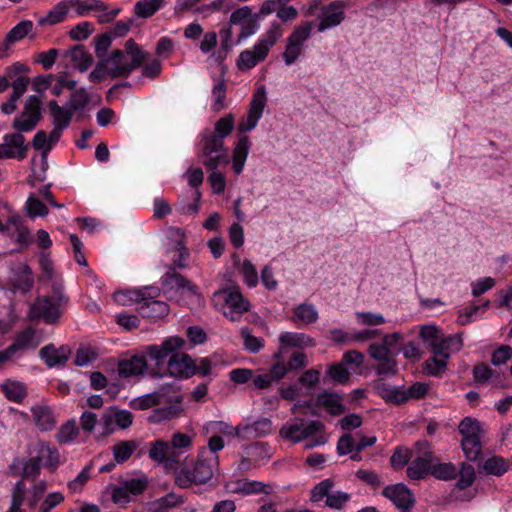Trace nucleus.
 <instances>
[{"label": "nucleus", "mask_w": 512, "mask_h": 512, "mask_svg": "<svg viewBox=\"0 0 512 512\" xmlns=\"http://www.w3.org/2000/svg\"><path fill=\"white\" fill-rule=\"evenodd\" d=\"M163 396L164 394L162 393V390L146 394L135 400V407H137L140 410L149 409L155 405L160 404L162 402Z\"/></svg>", "instance_id": "nucleus-50"}, {"label": "nucleus", "mask_w": 512, "mask_h": 512, "mask_svg": "<svg viewBox=\"0 0 512 512\" xmlns=\"http://www.w3.org/2000/svg\"><path fill=\"white\" fill-rule=\"evenodd\" d=\"M458 431L463 438L484 437L485 431L481 423L474 418L465 417L458 426Z\"/></svg>", "instance_id": "nucleus-38"}, {"label": "nucleus", "mask_w": 512, "mask_h": 512, "mask_svg": "<svg viewBox=\"0 0 512 512\" xmlns=\"http://www.w3.org/2000/svg\"><path fill=\"white\" fill-rule=\"evenodd\" d=\"M184 453V451L171 447L168 441L162 439L151 442L148 450L149 458L163 465L165 472L174 474L175 477H177L178 472L184 464V461L181 459Z\"/></svg>", "instance_id": "nucleus-8"}, {"label": "nucleus", "mask_w": 512, "mask_h": 512, "mask_svg": "<svg viewBox=\"0 0 512 512\" xmlns=\"http://www.w3.org/2000/svg\"><path fill=\"white\" fill-rule=\"evenodd\" d=\"M28 498V490L24 483V480L21 479L15 483L13 489L11 491V506L7 512H24L21 509L22 505Z\"/></svg>", "instance_id": "nucleus-36"}, {"label": "nucleus", "mask_w": 512, "mask_h": 512, "mask_svg": "<svg viewBox=\"0 0 512 512\" xmlns=\"http://www.w3.org/2000/svg\"><path fill=\"white\" fill-rule=\"evenodd\" d=\"M161 284L164 287L177 291H187L190 295H198V287L190 280L175 271V267H168L161 277Z\"/></svg>", "instance_id": "nucleus-18"}, {"label": "nucleus", "mask_w": 512, "mask_h": 512, "mask_svg": "<svg viewBox=\"0 0 512 512\" xmlns=\"http://www.w3.org/2000/svg\"><path fill=\"white\" fill-rule=\"evenodd\" d=\"M351 496L349 493L343 491L331 490L328 498L325 501L326 506L332 509H342L344 505L350 500Z\"/></svg>", "instance_id": "nucleus-55"}, {"label": "nucleus", "mask_w": 512, "mask_h": 512, "mask_svg": "<svg viewBox=\"0 0 512 512\" xmlns=\"http://www.w3.org/2000/svg\"><path fill=\"white\" fill-rule=\"evenodd\" d=\"M382 494L404 512H408L415 502L410 489L402 483L385 487Z\"/></svg>", "instance_id": "nucleus-17"}, {"label": "nucleus", "mask_w": 512, "mask_h": 512, "mask_svg": "<svg viewBox=\"0 0 512 512\" xmlns=\"http://www.w3.org/2000/svg\"><path fill=\"white\" fill-rule=\"evenodd\" d=\"M226 153L224 149V140L221 136L209 133L203 136L201 141V156L209 157L212 154Z\"/></svg>", "instance_id": "nucleus-33"}, {"label": "nucleus", "mask_w": 512, "mask_h": 512, "mask_svg": "<svg viewBox=\"0 0 512 512\" xmlns=\"http://www.w3.org/2000/svg\"><path fill=\"white\" fill-rule=\"evenodd\" d=\"M55 79L57 80V84L51 88V92L56 97L62 94L64 88L74 90L77 86V81L68 79V75L65 72L55 76Z\"/></svg>", "instance_id": "nucleus-57"}, {"label": "nucleus", "mask_w": 512, "mask_h": 512, "mask_svg": "<svg viewBox=\"0 0 512 512\" xmlns=\"http://www.w3.org/2000/svg\"><path fill=\"white\" fill-rule=\"evenodd\" d=\"M243 430L249 437L260 438L271 432L272 422L268 418H261L253 424L245 426Z\"/></svg>", "instance_id": "nucleus-41"}, {"label": "nucleus", "mask_w": 512, "mask_h": 512, "mask_svg": "<svg viewBox=\"0 0 512 512\" xmlns=\"http://www.w3.org/2000/svg\"><path fill=\"white\" fill-rule=\"evenodd\" d=\"M324 430L325 426L320 421L295 417L283 424L279 434L294 444L311 438L312 440L305 444V448L310 449L327 442Z\"/></svg>", "instance_id": "nucleus-4"}, {"label": "nucleus", "mask_w": 512, "mask_h": 512, "mask_svg": "<svg viewBox=\"0 0 512 512\" xmlns=\"http://www.w3.org/2000/svg\"><path fill=\"white\" fill-rule=\"evenodd\" d=\"M312 32V22H305L297 26L287 39V45L283 53L286 65H292L301 55L305 41Z\"/></svg>", "instance_id": "nucleus-11"}, {"label": "nucleus", "mask_w": 512, "mask_h": 512, "mask_svg": "<svg viewBox=\"0 0 512 512\" xmlns=\"http://www.w3.org/2000/svg\"><path fill=\"white\" fill-rule=\"evenodd\" d=\"M89 102V96L84 88H80L75 90L70 98L68 103V107L71 109L73 113L76 111L83 109Z\"/></svg>", "instance_id": "nucleus-54"}, {"label": "nucleus", "mask_w": 512, "mask_h": 512, "mask_svg": "<svg viewBox=\"0 0 512 512\" xmlns=\"http://www.w3.org/2000/svg\"><path fill=\"white\" fill-rule=\"evenodd\" d=\"M184 498L180 495H177L175 493H168L167 495L159 498L156 501L157 504V510L165 511L170 508L177 507L184 503Z\"/></svg>", "instance_id": "nucleus-62"}, {"label": "nucleus", "mask_w": 512, "mask_h": 512, "mask_svg": "<svg viewBox=\"0 0 512 512\" xmlns=\"http://www.w3.org/2000/svg\"><path fill=\"white\" fill-rule=\"evenodd\" d=\"M60 465V453L50 443L36 440L27 445V457H16L9 465V470L15 476L35 481L44 467L55 472Z\"/></svg>", "instance_id": "nucleus-1"}, {"label": "nucleus", "mask_w": 512, "mask_h": 512, "mask_svg": "<svg viewBox=\"0 0 512 512\" xmlns=\"http://www.w3.org/2000/svg\"><path fill=\"white\" fill-rule=\"evenodd\" d=\"M33 421L41 431H50L55 427L56 421L51 408L36 405L31 408Z\"/></svg>", "instance_id": "nucleus-23"}, {"label": "nucleus", "mask_w": 512, "mask_h": 512, "mask_svg": "<svg viewBox=\"0 0 512 512\" xmlns=\"http://www.w3.org/2000/svg\"><path fill=\"white\" fill-rule=\"evenodd\" d=\"M48 488L45 480L36 481L28 492L27 504L30 508H35L43 498Z\"/></svg>", "instance_id": "nucleus-45"}, {"label": "nucleus", "mask_w": 512, "mask_h": 512, "mask_svg": "<svg viewBox=\"0 0 512 512\" xmlns=\"http://www.w3.org/2000/svg\"><path fill=\"white\" fill-rule=\"evenodd\" d=\"M249 148L250 141L248 136L241 137L233 150L232 167L236 174L242 173L249 153Z\"/></svg>", "instance_id": "nucleus-27"}, {"label": "nucleus", "mask_w": 512, "mask_h": 512, "mask_svg": "<svg viewBox=\"0 0 512 512\" xmlns=\"http://www.w3.org/2000/svg\"><path fill=\"white\" fill-rule=\"evenodd\" d=\"M432 457H420L414 459L407 468V476L411 480H419L431 473Z\"/></svg>", "instance_id": "nucleus-31"}, {"label": "nucleus", "mask_w": 512, "mask_h": 512, "mask_svg": "<svg viewBox=\"0 0 512 512\" xmlns=\"http://www.w3.org/2000/svg\"><path fill=\"white\" fill-rule=\"evenodd\" d=\"M216 303L223 302L229 311L224 315L231 320H238L240 315L249 310L250 303L244 298L238 286H229L216 291L213 295Z\"/></svg>", "instance_id": "nucleus-9"}, {"label": "nucleus", "mask_w": 512, "mask_h": 512, "mask_svg": "<svg viewBox=\"0 0 512 512\" xmlns=\"http://www.w3.org/2000/svg\"><path fill=\"white\" fill-rule=\"evenodd\" d=\"M410 458L411 452L408 448L397 447L390 458V463L395 470H399L409 462Z\"/></svg>", "instance_id": "nucleus-56"}, {"label": "nucleus", "mask_w": 512, "mask_h": 512, "mask_svg": "<svg viewBox=\"0 0 512 512\" xmlns=\"http://www.w3.org/2000/svg\"><path fill=\"white\" fill-rule=\"evenodd\" d=\"M138 448L136 440H122L111 447L113 459L117 464H123L129 460Z\"/></svg>", "instance_id": "nucleus-28"}, {"label": "nucleus", "mask_w": 512, "mask_h": 512, "mask_svg": "<svg viewBox=\"0 0 512 512\" xmlns=\"http://www.w3.org/2000/svg\"><path fill=\"white\" fill-rule=\"evenodd\" d=\"M281 347H313L315 342L304 333L284 332L279 336Z\"/></svg>", "instance_id": "nucleus-30"}, {"label": "nucleus", "mask_w": 512, "mask_h": 512, "mask_svg": "<svg viewBox=\"0 0 512 512\" xmlns=\"http://www.w3.org/2000/svg\"><path fill=\"white\" fill-rule=\"evenodd\" d=\"M238 490L243 494H268L271 487L259 481L241 480L238 482Z\"/></svg>", "instance_id": "nucleus-44"}, {"label": "nucleus", "mask_w": 512, "mask_h": 512, "mask_svg": "<svg viewBox=\"0 0 512 512\" xmlns=\"http://www.w3.org/2000/svg\"><path fill=\"white\" fill-rule=\"evenodd\" d=\"M184 344V339L179 336L168 337L160 345L152 344L145 346L143 355L145 357L148 356L150 360L154 361L156 366H160L164 364L170 354L181 349Z\"/></svg>", "instance_id": "nucleus-13"}, {"label": "nucleus", "mask_w": 512, "mask_h": 512, "mask_svg": "<svg viewBox=\"0 0 512 512\" xmlns=\"http://www.w3.org/2000/svg\"><path fill=\"white\" fill-rule=\"evenodd\" d=\"M47 106L53 119V126L67 128L74 115L71 109L68 106L67 108L59 106L55 100L49 101Z\"/></svg>", "instance_id": "nucleus-26"}, {"label": "nucleus", "mask_w": 512, "mask_h": 512, "mask_svg": "<svg viewBox=\"0 0 512 512\" xmlns=\"http://www.w3.org/2000/svg\"><path fill=\"white\" fill-rule=\"evenodd\" d=\"M169 374L179 378H190L195 375V361L186 353L173 352L168 365Z\"/></svg>", "instance_id": "nucleus-16"}, {"label": "nucleus", "mask_w": 512, "mask_h": 512, "mask_svg": "<svg viewBox=\"0 0 512 512\" xmlns=\"http://www.w3.org/2000/svg\"><path fill=\"white\" fill-rule=\"evenodd\" d=\"M292 321L298 326L315 323L318 319V311L313 304L302 303L293 309Z\"/></svg>", "instance_id": "nucleus-25"}, {"label": "nucleus", "mask_w": 512, "mask_h": 512, "mask_svg": "<svg viewBox=\"0 0 512 512\" xmlns=\"http://www.w3.org/2000/svg\"><path fill=\"white\" fill-rule=\"evenodd\" d=\"M67 303L68 297L63 292V285L54 283L51 295L38 297L31 305L29 317L31 320H43L46 324H56Z\"/></svg>", "instance_id": "nucleus-5"}, {"label": "nucleus", "mask_w": 512, "mask_h": 512, "mask_svg": "<svg viewBox=\"0 0 512 512\" xmlns=\"http://www.w3.org/2000/svg\"><path fill=\"white\" fill-rule=\"evenodd\" d=\"M431 474L440 480H451L457 475V468L452 463H435V459L432 457L431 463Z\"/></svg>", "instance_id": "nucleus-40"}, {"label": "nucleus", "mask_w": 512, "mask_h": 512, "mask_svg": "<svg viewBox=\"0 0 512 512\" xmlns=\"http://www.w3.org/2000/svg\"><path fill=\"white\" fill-rule=\"evenodd\" d=\"M117 426L114 416V406L107 408L99 418V429L96 434L97 439L106 438L115 432Z\"/></svg>", "instance_id": "nucleus-35"}, {"label": "nucleus", "mask_w": 512, "mask_h": 512, "mask_svg": "<svg viewBox=\"0 0 512 512\" xmlns=\"http://www.w3.org/2000/svg\"><path fill=\"white\" fill-rule=\"evenodd\" d=\"M138 312L147 318H163L169 313V305L160 300L139 301Z\"/></svg>", "instance_id": "nucleus-22"}, {"label": "nucleus", "mask_w": 512, "mask_h": 512, "mask_svg": "<svg viewBox=\"0 0 512 512\" xmlns=\"http://www.w3.org/2000/svg\"><path fill=\"white\" fill-rule=\"evenodd\" d=\"M166 5V0H139L134 5V14L139 18H149Z\"/></svg>", "instance_id": "nucleus-34"}, {"label": "nucleus", "mask_w": 512, "mask_h": 512, "mask_svg": "<svg viewBox=\"0 0 512 512\" xmlns=\"http://www.w3.org/2000/svg\"><path fill=\"white\" fill-rule=\"evenodd\" d=\"M26 210L30 217L45 216L48 214L47 207L33 195L29 196L26 202Z\"/></svg>", "instance_id": "nucleus-63"}, {"label": "nucleus", "mask_w": 512, "mask_h": 512, "mask_svg": "<svg viewBox=\"0 0 512 512\" xmlns=\"http://www.w3.org/2000/svg\"><path fill=\"white\" fill-rule=\"evenodd\" d=\"M282 36V30L278 23H272L266 33L251 48L242 51L237 59V67L242 70H250L263 62L270 49L277 43Z\"/></svg>", "instance_id": "nucleus-6"}, {"label": "nucleus", "mask_w": 512, "mask_h": 512, "mask_svg": "<svg viewBox=\"0 0 512 512\" xmlns=\"http://www.w3.org/2000/svg\"><path fill=\"white\" fill-rule=\"evenodd\" d=\"M79 433L75 420H70L62 425L56 434L57 441L61 444L73 441Z\"/></svg>", "instance_id": "nucleus-46"}, {"label": "nucleus", "mask_w": 512, "mask_h": 512, "mask_svg": "<svg viewBox=\"0 0 512 512\" xmlns=\"http://www.w3.org/2000/svg\"><path fill=\"white\" fill-rule=\"evenodd\" d=\"M266 106L265 88L260 87L253 95L246 119L239 124L240 132H248L254 129L262 116Z\"/></svg>", "instance_id": "nucleus-15"}, {"label": "nucleus", "mask_w": 512, "mask_h": 512, "mask_svg": "<svg viewBox=\"0 0 512 512\" xmlns=\"http://www.w3.org/2000/svg\"><path fill=\"white\" fill-rule=\"evenodd\" d=\"M240 335L244 348L250 353H258L264 347V340L252 335L248 327L241 328Z\"/></svg>", "instance_id": "nucleus-43"}, {"label": "nucleus", "mask_w": 512, "mask_h": 512, "mask_svg": "<svg viewBox=\"0 0 512 512\" xmlns=\"http://www.w3.org/2000/svg\"><path fill=\"white\" fill-rule=\"evenodd\" d=\"M355 316L357 322L363 326H377L385 323V318L382 314L372 312H356Z\"/></svg>", "instance_id": "nucleus-59"}, {"label": "nucleus", "mask_w": 512, "mask_h": 512, "mask_svg": "<svg viewBox=\"0 0 512 512\" xmlns=\"http://www.w3.org/2000/svg\"><path fill=\"white\" fill-rule=\"evenodd\" d=\"M171 447L184 451H189L192 447V437L181 432H176L172 435L171 440L168 441Z\"/></svg>", "instance_id": "nucleus-61"}, {"label": "nucleus", "mask_w": 512, "mask_h": 512, "mask_svg": "<svg viewBox=\"0 0 512 512\" xmlns=\"http://www.w3.org/2000/svg\"><path fill=\"white\" fill-rule=\"evenodd\" d=\"M70 354L71 349L68 346L62 345L56 348L53 344L42 347L39 352L40 358L43 359L49 367L65 364Z\"/></svg>", "instance_id": "nucleus-20"}, {"label": "nucleus", "mask_w": 512, "mask_h": 512, "mask_svg": "<svg viewBox=\"0 0 512 512\" xmlns=\"http://www.w3.org/2000/svg\"><path fill=\"white\" fill-rule=\"evenodd\" d=\"M240 272L243 275L244 282L249 287H255L258 284V273L255 265L250 260L245 259L243 261Z\"/></svg>", "instance_id": "nucleus-53"}, {"label": "nucleus", "mask_w": 512, "mask_h": 512, "mask_svg": "<svg viewBox=\"0 0 512 512\" xmlns=\"http://www.w3.org/2000/svg\"><path fill=\"white\" fill-rule=\"evenodd\" d=\"M33 28L30 20H23L14 26L6 35L8 42H17L26 37Z\"/></svg>", "instance_id": "nucleus-48"}, {"label": "nucleus", "mask_w": 512, "mask_h": 512, "mask_svg": "<svg viewBox=\"0 0 512 512\" xmlns=\"http://www.w3.org/2000/svg\"><path fill=\"white\" fill-rule=\"evenodd\" d=\"M69 3L68 0H63L56 4L53 9H51L46 16L38 18V24L40 26L46 25H55L62 22L68 11H69Z\"/></svg>", "instance_id": "nucleus-29"}, {"label": "nucleus", "mask_w": 512, "mask_h": 512, "mask_svg": "<svg viewBox=\"0 0 512 512\" xmlns=\"http://www.w3.org/2000/svg\"><path fill=\"white\" fill-rule=\"evenodd\" d=\"M346 7L347 4L342 0H335L327 5L322 4L321 0H314L308 6L304 15L317 18L319 20L317 30L318 32H324L343 22Z\"/></svg>", "instance_id": "nucleus-7"}, {"label": "nucleus", "mask_w": 512, "mask_h": 512, "mask_svg": "<svg viewBox=\"0 0 512 512\" xmlns=\"http://www.w3.org/2000/svg\"><path fill=\"white\" fill-rule=\"evenodd\" d=\"M258 20L259 14L253 13L249 6H243L232 12L230 16V25L240 27V33L237 40L238 43L257 32L259 28Z\"/></svg>", "instance_id": "nucleus-12"}, {"label": "nucleus", "mask_w": 512, "mask_h": 512, "mask_svg": "<svg viewBox=\"0 0 512 512\" xmlns=\"http://www.w3.org/2000/svg\"><path fill=\"white\" fill-rule=\"evenodd\" d=\"M39 345L36 332L32 327H27L15 337L14 342L5 350L0 351V364L8 361L12 356L28 349H35Z\"/></svg>", "instance_id": "nucleus-14"}, {"label": "nucleus", "mask_w": 512, "mask_h": 512, "mask_svg": "<svg viewBox=\"0 0 512 512\" xmlns=\"http://www.w3.org/2000/svg\"><path fill=\"white\" fill-rule=\"evenodd\" d=\"M475 477L474 467L470 464L462 462L459 471V479L456 483L457 488L463 490L471 486L475 481Z\"/></svg>", "instance_id": "nucleus-47"}, {"label": "nucleus", "mask_w": 512, "mask_h": 512, "mask_svg": "<svg viewBox=\"0 0 512 512\" xmlns=\"http://www.w3.org/2000/svg\"><path fill=\"white\" fill-rule=\"evenodd\" d=\"M442 333L433 325L423 326L420 330V337L431 347L433 350L437 345Z\"/></svg>", "instance_id": "nucleus-58"}, {"label": "nucleus", "mask_w": 512, "mask_h": 512, "mask_svg": "<svg viewBox=\"0 0 512 512\" xmlns=\"http://www.w3.org/2000/svg\"><path fill=\"white\" fill-rule=\"evenodd\" d=\"M0 391L12 402L21 403L27 396L26 386L19 381L5 380L0 384Z\"/></svg>", "instance_id": "nucleus-24"}, {"label": "nucleus", "mask_w": 512, "mask_h": 512, "mask_svg": "<svg viewBox=\"0 0 512 512\" xmlns=\"http://www.w3.org/2000/svg\"><path fill=\"white\" fill-rule=\"evenodd\" d=\"M333 488L334 482L331 479L322 480L311 491V501L319 502L324 498L327 499Z\"/></svg>", "instance_id": "nucleus-51"}, {"label": "nucleus", "mask_w": 512, "mask_h": 512, "mask_svg": "<svg viewBox=\"0 0 512 512\" xmlns=\"http://www.w3.org/2000/svg\"><path fill=\"white\" fill-rule=\"evenodd\" d=\"M482 468L487 474L501 476L507 472L509 464L504 458L493 456L484 461Z\"/></svg>", "instance_id": "nucleus-42"}, {"label": "nucleus", "mask_w": 512, "mask_h": 512, "mask_svg": "<svg viewBox=\"0 0 512 512\" xmlns=\"http://www.w3.org/2000/svg\"><path fill=\"white\" fill-rule=\"evenodd\" d=\"M482 438L483 437L462 438L461 447L468 460L476 461L479 459L482 452Z\"/></svg>", "instance_id": "nucleus-39"}, {"label": "nucleus", "mask_w": 512, "mask_h": 512, "mask_svg": "<svg viewBox=\"0 0 512 512\" xmlns=\"http://www.w3.org/2000/svg\"><path fill=\"white\" fill-rule=\"evenodd\" d=\"M368 354L374 360L382 361L396 353L389 349L388 346H385L383 343H372L368 348Z\"/></svg>", "instance_id": "nucleus-64"}, {"label": "nucleus", "mask_w": 512, "mask_h": 512, "mask_svg": "<svg viewBox=\"0 0 512 512\" xmlns=\"http://www.w3.org/2000/svg\"><path fill=\"white\" fill-rule=\"evenodd\" d=\"M218 465V456H213L211 451H199L196 460L187 461L185 459L177 477H175V484L183 489L192 485L206 484L218 470Z\"/></svg>", "instance_id": "nucleus-2"}, {"label": "nucleus", "mask_w": 512, "mask_h": 512, "mask_svg": "<svg viewBox=\"0 0 512 512\" xmlns=\"http://www.w3.org/2000/svg\"><path fill=\"white\" fill-rule=\"evenodd\" d=\"M316 404L325 408L334 415H339L344 411L341 397L336 393L323 392L317 396Z\"/></svg>", "instance_id": "nucleus-32"}, {"label": "nucleus", "mask_w": 512, "mask_h": 512, "mask_svg": "<svg viewBox=\"0 0 512 512\" xmlns=\"http://www.w3.org/2000/svg\"><path fill=\"white\" fill-rule=\"evenodd\" d=\"M65 497L61 492L49 493L38 506L37 512H50L53 508L64 501Z\"/></svg>", "instance_id": "nucleus-60"}, {"label": "nucleus", "mask_w": 512, "mask_h": 512, "mask_svg": "<svg viewBox=\"0 0 512 512\" xmlns=\"http://www.w3.org/2000/svg\"><path fill=\"white\" fill-rule=\"evenodd\" d=\"M447 358L433 354V356L427 359L424 363V368L428 374L433 376H439L447 366Z\"/></svg>", "instance_id": "nucleus-49"}, {"label": "nucleus", "mask_w": 512, "mask_h": 512, "mask_svg": "<svg viewBox=\"0 0 512 512\" xmlns=\"http://www.w3.org/2000/svg\"><path fill=\"white\" fill-rule=\"evenodd\" d=\"M219 35H220L221 47H220V50L218 51L217 58L218 59H223V58L226 57L228 51L233 46V39H232L233 32H232L231 25L228 26V27L222 28L219 31Z\"/></svg>", "instance_id": "nucleus-52"}, {"label": "nucleus", "mask_w": 512, "mask_h": 512, "mask_svg": "<svg viewBox=\"0 0 512 512\" xmlns=\"http://www.w3.org/2000/svg\"><path fill=\"white\" fill-rule=\"evenodd\" d=\"M149 54L141 49L133 40L125 42L123 50L116 49L104 58L108 76L111 78H127L148 59Z\"/></svg>", "instance_id": "nucleus-3"}, {"label": "nucleus", "mask_w": 512, "mask_h": 512, "mask_svg": "<svg viewBox=\"0 0 512 512\" xmlns=\"http://www.w3.org/2000/svg\"><path fill=\"white\" fill-rule=\"evenodd\" d=\"M463 347L462 333L455 335L445 336L443 333L433 349V354L443 356L445 358L450 357L451 352H458Z\"/></svg>", "instance_id": "nucleus-21"}, {"label": "nucleus", "mask_w": 512, "mask_h": 512, "mask_svg": "<svg viewBox=\"0 0 512 512\" xmlns=\"http://www.w3.org/2000/svg\"><path fill=\"white\" fill-rule=\"evenodd\" d=\"M68 3L79 17L97 13L98 22L101 24L112 22L121 11L119 7L109 10L108 5L101 0H68Z\"/></svg>", "instance_id": "nucleus-10"}, {"label": "nucleus", "mask_w": 512, "mask_h": 512, "mask_svg": "<svg viewBox=\"0 0 512 512\" xmlns=\"http://www.w3.org/2000/svg\"><path fill=\"white\" fill-rule=\"evenodd\" d=\"M147 367L145 355L136 354L119 362L118 373L123 378H131L143 375Z\"/></svg>", "instance_id": "nucleus-19"}, {"label": "nucleus", "mask_w": 512, "mask_h": 512, "mask_svg": "<svg viewBox=\"0 0 512 512\" xmlns=\"http://www.w3.org/2000/svg\"><path fill=\"white\" fill-rule=\"evenodd\" d=\"M71 61L80 71L85 72L93 64V57L82 45H76L69 51Z\"/></svg>", "instance_id": "nucleus-37"}]
</instances>
